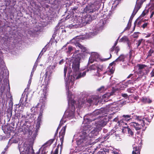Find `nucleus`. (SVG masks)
I'll list each match as a JSON object with an SVG mask.
<instances>
[{
	"label": "nucleus",
	"mask_w": 154,
	"mask_h": 154,
	"mask_svg": "<svg viewBox=\"0 0 154 154\" xmlns=\"http://www.w3.org/2000/svg\"><path fill=\"white\" fill-rule=\"evenodd\" d=\"M110 108H116V106H114L113 105H111L110 106Z\"/></svg>",
	"instance_id": "nucleus-57"
},
{
	"label": "nucleus",
	"mask_w": 154,
	"mask_h": 154,
	"mask_svg": "<svg viewBox=\"0 0 154 154\" xmlns=\"http://www.w3.org/2000/svg\"><path fill=\"white\" fill-rule=\"evenodd\" d=\"M102 66L97 64H94L89 67V69L92 72L93 71H94V75L99 76H100V72L102 70Z\"/></svg>",
	"instance_id": "nucleus-11"
},
{
	"label": "nucleus",
	"mask_w": 154,
	"mask_h": 154,
	"mask_svg": "<svg viewBox=\"0 0 154 154\" xmlns=\"http://www.w3.org/2000/svg\"><path fill=\"white\" fill-rule=\"evenodd\" d=\"M31 82V80H30L29 79V82Z\"/></svg>",
	"instance_id": "nucleus-62"
},
{
	"label": "nucleus",
	"mask_w": 154,
	"mask_h": 154,
	"mask_svg": "<svg viewBox=\"0 0 154 154\" xmlns=\"http://www.w3.org/2000/svg\"><path fill=\"white\" fill-rule=\"evenodd\" d=\"M111 57V54H110V57Z\"/></svg>",
	"instance_id": "nucleus-64"
},
{
	"label": "nucleus",
	"mask_w": 154,
	"mask_h": 154,
	"mask_svg": "<svg viewBox=\"0 0 154 154\" xmlns=\"http://www.w3.org/2000/svg\"><path fill=\"white\" fill-rule=\"evenodd\" d=\"M38 153H39V151L37 152V154H38Z\"/></svg>",
	"instance_id": "nucleus-63"
},
{
	"label": "nucleus",
	"mask_w": 154,
	"mask_h": 154,
	"mask_svg": "<svg viewBox=\"0 0 154 154\" xmlns=\"http://www.w3.org/2000/svg\"><path fill=\"white\" fill-rule=\"evenodd\" d=\"M124 59V56L123 55H121L115 61L110 64L107 71L106 72L108 75L112 74L114 71L115 68L113 66V64H115V63L118 61H122Z\"/></svg>",
	"instance_id": "nucleus-9"
},
{
	"label": "nucleus",
	"mask_w": 154,
	"mask_h": 154,
	"mask_svg": "<svg viewBox=\"0 0 154 154\" xmlns=\"http://www.w3.org/2000/svg\"><path fill=\"white\" fill-rule=\"evenodd\" d=\"M118 39L116 41V42H115V43L114 44V45L113 46L114 47H115L117 45V43H118Z\"/></svg>",
	"instance_id": "nucleus-55"
},
{
	"label": "nucleus",
	"mask_w": 154,
	"mask_h": 154,
	"mask_svg": "<svg viewBox=\"0 0 154 154\" xmlns=\"http://www.w3.org/2000/svg\"><path fill=\"white\" fill-rule=\"evenodd\" d=\"M148 23H145L143 24L142 26L143 28H145L148 25Z\"/></svg>",
	"instance_id": "nucleus-48"
},
{
	"label": "nucleus",
	"mask_w": 154,
	"mask_h": 154,
	"mask_svg": "<svg viewBox=\"0 0 154 154\" xmlns=\"http://www.w3.org/2000/svg\"><path fill=\"white\" fill-rule=\"evenodd\" d=\"M149 12L148 10H145L140 15L141 17H144Z\"/></svg>",
	"instance_id": "nucleus-29"
},
{
	"label": "nucleus",
	"mask_w": 154,
	"mask_h": 154,
	"mask_svg": "<svg viewBox=\"0 0 154 154\" xmlns=\"http://www.w3.org/2000/svg\"><path fill=\"white\" fill-rule=\"evenodd\" d=\"M132 117L137 122H131L129 124L130 125L132 128H134L136 131L141 129L145 124H148V123L151 122L150 119L146 117H143L141 116H134Z\"/></svg>",
	"instance_id": "nucleus-3"
},
{
	"label": "nucleus",
	"mask_w": 154,
	"mask_h": 154,
	"mask_svg": "<svg viewBox=\"0 0 154 154\" xmlns=\"http://www.w3.org/2000/svg\"><path fill=\"white\" fill-rule=\"evenodd\" d=\"M84 57L83 54H73V57L70 60L69 66H72V69L73 75H71L70 73L72 71L69 70V68L66 65H65L64 70V76L66 77L67 70H68L67 74V77L68 79L66 80V90L67 92V95L69 107L66 110L64 115L60 121L59 126L58 128L56 134L58 133V130L59 127L62 125L63 122H65L67 119H73L75 116V106L78 108L82 107L84 103L79 101H75L73 99L74 96L72 93L69 91V89L73 88L74 84V81L76 79H79L82 77H84L89 70L83 72L82 73L79 72L80 60L81 59Z\"/></svg>",
	"instance_id": "nucleus-1"
},
{
	"label": "nucleus",
	"mask_w": 154,
	"mask_h": 154,
	"mask_svg": "<svg viewBox=\"0 0 154 154\" xmlns=\"http://www.w3.org/2000/svg\"><path fill=\"white\" fill-rule=\"evenodd\" d=\"M115 47L113 46L112 48L110 49V50L111 51H113L114 50H115Z\"/></svg>",
	"instance_id": "nucleus-54"
},
{
	"label": "nucleus",
	"mask_w": 154,
	"mask_h": 154,
	"mask_svg": "<svg viewBox=\"0 0 154 154\" xmlns=\"http://www.w3.org/2000/svg\"><path fill=\"white\" fill-rule=\"evenodd\" d=\"M112 84H111V85H113V84H114V83H115V81H112Z\"/></svg>",
	"instance_id": "nucleus-60"
},
{
	"label": "nucleus",
	"mask_w": 154,
	"mask_h": 154,
	"mask_svg": "<svg viewBox=\"0 0 154 154\" xmlns=\"http://www.w3.org/2000/svg\"><path fill=\"white\" fill-rule=\"evenodd\" d=\"M63 63V59L61 60L59 62V64H61Z\"/></svg>",
	"instance_id": "nucleus-52"
},
{
	"label": "nucleus",
	"mask_w": 154,
	"mask_h": 154,
	"mask_svg": "<svg viewBox=\"0 0 154 154\" xmlns=\"http://www.w3.org/2000/svg\"><path fill=\"white\" fill-rule=\"evenodd\" d=\"M145 1V0H137L136 5L130 18V19H132L133 18L139 9L140 8L143 2Z\"/></svg>",
	"instance_id": "nucleus-13"
},
{
	"label": "nucleus",
	"mask_w": 154,
	"mask_h": 154,
	"mask_svg": "<svg viewBox=\"0 0 154 154\" xmlns=\"http://www.w3.org/2000/svg\"><path fill=\"white\" fill-rule=\"evenodd\" d=\"M103 109H98L97 110H96L95 111H94L92 114V115L94 117H95L97 116H98L99 115H100L97 117V118L96 119V118H94L93 119H85V118H84V121L83 122V123L85 124V123H87L89 124L90 123V122H91L92 121H95V123L96 121L98 119H101V118L103 117L104 119H103L104 121H105L106 122V123H107V121L106 120V119H105V116H100V115H101L102 114L103 115Z\"/></svg>",
	"instance_id": "nucleus-5"
},
{
	"label": "nucleus",
	"mask_w": 154,
	"mask_h": 154,
	"mask_svg": "<svg viewBox=\"0 0 154 154\" xmlns=\"http://www.w3.org/2000/svg\"><path fill=\"white\" fill-rule=\"evenodd\" d=\"M100 101V99L99 96H93L87 100L88 102L89 103H93L95 105L97 104Z\"/></svg>",
	"instance_id": "nucleus-15"
},
{
	"label": "nucleus",
	"mask_w": 154,
	"mask_h": 154,
	"mask_svg": "<svg viewBox=\"0 0 154 154\" xmlns=\"http://www.w3.org/2000/svg\"><path fill=\"white\" fill-rule=\"evenodd\" d=\"M100 2L96 1L94 4L88 5L84 10L87 13L93 12L100 8Z\"/></svg>",
	"instance_id": "nucleus-7"
},
{
	"label": "nucleus",
	"mask_w": 154,
	"mask_h": 154,
	"mask_svg": "<svg viewBox=\"0 0 154 154\" xmlns=\"http://www.w3.org/2000/svg\"><path fill=\"white\" fill-rule=\"evenodd\" d=\"M119 151L117 149L114 150L113 152L114 154H118L119 153Z\"/></svg>",
	"instance_id": "nucleus-44"
},
{
	"label": "nucleus",
	"mask_w": 154,
	"mask_h": 154,
	"mask_svg": "<svg viewBox=\"0 0 154 154\" xmlns=\"http://www.w3.org/2000/svg\"><path fill=\"white\" fill-rule=\"evenodd\" d=\"M143 40V39H140L137 41V48L141 44Z\"/></svg>",
	"instance_id": "nucleus-37"
},
{
	"label": "nucleus",
	"mask_w": 154,
	"mask_h": 154,
	"mask_svg": "<svg viewBox=\"0 0 154 154\" xmlns=\"http://www.w3.org/2000/svg\"><path fill=\"white\" fill-rule=\"evenodd\" d=\"M84 25V20L81 18H77L73 21V23L68 26L70 29L80 28Z\"/></svg>",
	"instance_id": "nucleus-8"
},
{
	"label": "nucleus",
	"mask_w": 154,
	"mask_h": 154,
	"mask_svg": "<svg viewBox=\"0 0 154 154\" xmlns=\"http://www.w3.org/2000/svg\"><path fill=\"white\" fill-rule=\"evenodd\" d=\"M105 23L103 19L100 20L96 26H94L92 27V31L89 33L90 35L94 36L97 34L99 32L102 30L103 26Z\"/></svg>",
	"instance_id": "nucleus-6"
},
{
	"label": "nucleus",
	"mask_w": 154,
	"mask_h": 154,
	"mask_svg": "<svg viewBox=\"0 0 154 154\" xmlns=\"http://www.w3.org/2000/svg\"><path fill=\"white\" fill-rule=\"evenodd\" d=\"M66 128V126H65L62 128L60 131L59 133V137L60 138V141L62 144L64 139V136L65 134V131Z\"/></svg>",
	"instance_id": "nucleus-17"
},
{
	"label": "nucleus",
	"mask_w": 154,
	"mask_h": 154,
	"mask_svg": "<svg viewBox=\"0 0 154 154\" xmlns=\"http://www.w3.org/2000/svg\"><path fill=\"white\" fill-rule=\"evenodd\" d=\"M113 121L117 122H118V123H119V124H121L122 125H124V124H122V122H120V121H118V119L117 117L115 118L114 119Z\"/></svg>",
	"instance_id": "nucleus-38"
},
{
	"label": "nucleus",
	"mask_w": 154,
	"mask_h": 154,
	"mask_svg": "<svg viewBox=\"0 0 154 154\" xmlns=\"http://www.w3.org/2000/svg\"><path fill=\"white\" fill-rule=\"evenodd\" d=\"M20 154H33V150L31 146L27 143H21L19 146Z\"/></svg>",
	"instance_id": "nucleus-4"
},
{
	"label": "nucleus",
	"mask_w": 154,
	"mask_h": 154,
	"mask_svg": "<svg viewBox=\"0 0 154 154\" xmlns=\"http://www.w3.org/2000/svg\"><path fill=\"white\" fill-rule=\"evenodd\" d=\"M151 15L150 17V18H151L153 16H154V11H150Z\"/></svg>",
	"instance_id": "nucleus-45"
},
{
	"label": "nucleus",
	"mask_w": 154,
	"mask_h": 154,
	"mask_svg": "<svg viewBox=\"0 0 154 154\" xmlns=\"http://www.w3.org/2000/svg\"><path fill=\"white\" fill-rule=\"evenodd\" d=\"M46 51V49L45 48H43L41 51V53L39 54V56L38 57V58L39 57H41V56L43 55L44 53Z\"/></svg>",
	"instance_id": "nucleus-35"
},
{
	"label": "nucleus",
	"mask_w": 154,
	"mask_h": 154,
	"mask_svg": "<svg viewBox=\"0 0 154 154\" xmlns=\"http://www.w3.org/2000/svg\"><path fill=\"white\" fill-rule=\"evenodd\" d=\"M58 149H56L54 152H52L51 154H58Z\"/></svg>",
	"instance_id": "nucleus-43"
},
{
	"label": "nucleus",
	"mask_w": 154,
	"mask_h": 154,
	"mask_svg": "<svg viewBox=\"0 0 154 154\" xmlns=\"http://www.w3.org/2000/svg\"><path fill=\"white\" fill-rule=\"evenodd\" d=\"M115 50L116 53L117 54L119 50V48L118 47H117L115 48Z\"/></svg>",
	"instance_id": "nucleus-46"
},
{
	"label": "nucleus",
	"mask_w": 154,
	"mask_h": 154,
	"mask_svg": "<svg viewBox=\"0 0 154 154\" xmlns=\"http://www.w3.org/2000/svg\"><path fill=\"white\" fill-rule=\"evenodd\" d=\"M120 1H121V0H116L115 1L114 3H115V4H118L119 3Z\"/></svg>",
	"instance_id": "nucleus-50"
},
{
	"label": "nucleus",
	"mask_w": 154,
	"mask_h": 154,
	"mask_svg": "<svg viewBox=\"0 0 154 154\" xmlns=\"http://www.w3.org/2000/svg\"><path fill=\"white\" fill-rule=\"evenodd\" d=\"M5 152H2V154H4L5 153Z\"/></svg>",
	"instance_id": "nucleus-61"
},
{
	"label": "nucleus",
	"mask_w": 154,
	"mask_h": 154,
	"mask_svg": "<svg viewBox=\"0 0 154 154\" xmlns=\"http://www.w3.org/2000/svg\"><path fill=\"white\" fill-rule=\"evenodd\" d=\"M151 77H152L154 76V72L152 71L150 73Z\"/></svg>",
	"instance_id": "nucleus-51"
},
{
	"label": "nucleus",
	"mask_w": 154,
	"mask_h": 154,
	"mask_svg": "<svg viewBox=\"0 0 154 154\" xmlns=\"http://www.w3.org/2000/svg\"><path fill=\"white\" fill-rule=\"evenodd\" d=\"M126 101H121V102H120L119 104V106H120V107H121L123 105H124L125 104H126Z\"/></svg>",
	"instance_id": "nucleus-39"
},
{
	"label": "nucleus",
	"mask_w": 154,
	"mask_h": 154,
	"mask_svg": "<svg viewBox=\"0 0 154 154\" xmlns=\"http://www.w3.org/2000/svg\"><path fill=\"white\" fill-rule=\"evenodd\" d=\"M36 66H37V65H36V64L35 63L33 66V68L32 69V72L31 73V76L33 75V72L34 71V70L36 68Z\"/></svg>",
	"instance_id": "nucleus-41"
},
{
	"label": "nucleus",
	"mask_w": 154,
	"mask_h": 154,
	"mask_svg": "<svg viewBox=\"0 0 154 154\" xmlns=\"http://www.w3.org/2000/svg\"><path fill=\"white\" fill-rule=\"evenodd\" d=\"M139 69H141L143 68L146 66L143 65L139 64L138 65Z\"/></svg>",
	"instance_id": "nucleus-40"
},
{
	"label": "nucleus",
	"mask_w": 154,
	"mask_h": 154,
	"mask_svg": "<svg viewBox=\"0 0 154 154\" xmlns=\"http://www.w3.org/2000/svg\"><path fill=\"white\" fill-rule=\"evenodd\" d=\"M141 101L145 103H150L152 102L151 100L146 97H143L141 99Z\"/></svg>",
	"instance_id": "nucleus-24"
},
{
	"label": "nucleus",
	"mask_w": 154,
	"mask_h": 154,
	"mask_svg": "<svg viewBox=\"0 0 154 154\" xmlns=\"http://www.w3.org/2000/svg\"><path fill=\"white\" fill-rule=\"evenodd\" d=\"M119 42H128V39L126 36H124L119 40Z\"/></svg>",
	"instance_id": "nucleus-26"
},
{
	"label": "nucleus",
	"mask_w": 154,
	"mask_h": 154,
	"mask_svg": "<svg viewBox=\"0 0 154 154\" xmlns=\"http://www.w3.org/2000/svg\"><path fill=\"white\" fill-rule=\"evenodd\" d=\"M134 91V88H130L127 89V91L130 93H133Z\"/></svg>",
	"instance_id": "nucleus-33"
},
{
	"label": "nucleus",
	"mask_w": 154,
	"mask_h": 154,
	"mask_svg": "<svg viewBox=\"0 0 154 154\" xmlns=\"http://www.w3.org/2000/svg\"><path fill=\"white\" fill-rule=\"evenodd\" d=\"M54 141L53 139H50L42 145L40 148V149L42 150L41 154H47L48 151L46 148L52 144Z\"/></svg>",
	"instance_id": "nucleus-14"
},
{
	"label": "nucleus",
	"mask_w": 154,
	"mask_h": 154,
	"mask_svg": "<svg viewBox=\"0 0 154 154\" xmlns=\"http://www.w3.org/2000/svg\"><path fill=\"white\" fill-rule=\"evenodd\" d=\"M122 97H124L127 98L128 97V95L126 94H122Z\"/></svg>",
	"instance_id": "nucleus-49"
},
{
	"label": "nucleus",
	"mask_w": 154,
	"mask_h": 154,
	"mask_svg": "<svg viewBox=\"0 0 154 154\" xmlns=\"http://www.w3.org/2000/svg\"><path fill=\"white\" fill-rule=\"evenodd\" d=\"M81 38V36H76L75 38H73L70 41V42L73 43L75 45L77 48L78 47L80 48L83 52H85L86 53H87L88 52L87 49L85 47L82 45L78 42V39H80Z\"/></svg>",
	"instance_id": "nucleus-10"
},
{
	"label": "nucleus",
	"mask_w": 154,
	"mask_h": 154,
	"mask_svg": "<svg viewBox=\"0 0 154 154\" xmlns=\"http://www.w3.org/2000/svg\"><path fill=\"white\" fill-rule=\"evenodd\" d=\"M95 18H96L95 17H91V16L90 15H87L86 16H85L84 17L82 18V19L84 20V25L85 23H88L90 21Z\"/></svg>",
	"instance_id": "nucleus-18"
},
{
	"label": "nucleus",
	"mask_w": 154,
	"mask_h": 154,
	"mask_svg": "<svg viewBox=\"0 0 154 154\" xmlns=\"http://www.w3.org/2000/svg\"><path fill=\"white\" fill-rule=\"evenodd\" d=\"M151 33H148V35L145 36L146 38H148L149 37H150L151 35Z\"/></svg>",
	"instance_id": "nucleus-53"
},
{
	"label": "nucleus",
	"mask_w": 154,
	"mask_h": 154,
	"mask_svg": "<svg viewBox=\"0 0 154 154\" xmlns=\"http://www.w3.org/2000/svg\"><path fill=\"white\" fill-rule=\"evenodd\" d=\"M152 40L154 42V34H153L152 35Z\"/></svg>",
	"instance_id": "nucleus-58"
},
{
	"label": "nucleus",
	"mask_w": 154,
	"mask_h": 154,
	"mask_svg": "<svg viewBox=\"0 0 154 154\" xmlns=\"http://www.w3.org/2000/svg\"><path fill=\"white\" fill-rule=\"evenodd\" d=\"M99 57L97 53L95 52L92 53L89 58L88 63H92L94 61H97Z\"/></svg>",
	"instance_id": "nucleus-16"
},
{
	"label": "nucleus",
	"mask_w": 154,
	"mask_h": 154,
	"mask_svg": "<svg viewBox=\"0 0 154 154\" xmlns=\"http://www.w3.org/2000/svg\"><path fill=\"white\" fill-rule=\"evenodd\" d=\"M140 150L138 147H134L133 150L132 152V154H140Z\"/></svg>",
	"instance_id": "nucleus-25"
},
{
	"label": "nucleus",
	"mask_w": 154,
	"mask_h": 154,
	"mask_svg": "<svg viewBox=\"0 0 154 154\" xmlns=\"http://www.w3.org/2000/svg\"><path fill=\"white\" fill-rule=\"evenodd\" d=\"M127 44H128V46L129 48V49H132V47L131 45V43L130 42H128V43H127Z\"/></svg>",
	"instance_id": "nucleus-47"
},
{
	"label": "nucleus",
	"mask_w": 154,
	"mask_h": 154,
	"mask_svg": "<svg viewBox=\"0 0 154 154\" xmlns=\"http://www.w3.org/2000/svg\"><path fill=\"white\" fill-rule=\"evenodd\" d=\"M127 132L129 136H133L134 133L130 128H129L128 130V131Z\"/></svg>",
	"instance_id": "nucleus-32"
},
{
	"label": "nucleus",
	"mask_w": 154,
	"mask_h": 154,
	"mask_svg": "<svg viewBox=\"0 0 154 154\" xmlns=\"http://www.w3.org/2000/svg\"><path fill=\"white\" fill-rule=\"evenodd\" d=\"M139 34V32H135L132 35V36L134 38H137L138 37Z\"/></svg>",
	"instance_id": "nucleus-36"
},
{
	"label": "nucleus",
	"mask_w": 154,
	"mask_h": 154,
	"mask_svg": "<svg viewBox=\"0 0 154 154\" xmlns=\"http://www.w3.org/2000/svg\"><path fill=\"white\" fill-rule=\"evenodd\" d=\"M42 87L43 88V93L41 94V96L40 99V103H42V104L40 108V110L38 114V116L36 120L35 133H37L40 127L41 123H42L43 110L45 108V104L47 99V97L48 95L47 93L48 91V86L46 85H43L42 86ZM36 135L37 134L36 133H34L32 137L35 138Z\"/></svg>",
	"instance_id": "nucleus-2"
},
{
	"label": "nucleus",
	"mask_w": 154,
	"mask_h": 154,
	"mask_svg": "<svg viewBox=\"0 0 154 154\" xmlns=\"http://www.w3.org/2000/svg\"><path fill=\"white\" fill-rule=\"evenodd\" d=\"M133 75V74H130L127 77V78H130L131 76H132Z\"/></svg>",
	"instance_id": "nucleus-56"
},
{
	"label": "nucleus",
	"mask_w": 154,
	"mask_h": 154,
	"mask_svg": "<svg viewBox=\"0 0 154 154\" xmlns=\"http://www.w3.org/2000/svg\"><path fill=\"white\" fill-rule=\"evenodd\" d=\"M131 117L130 115H123L122 116V117L124 118L122 119L121 120H120V122H122V124H125V125H127V124L126 122H124V121L128 122L131 119Z\"/></svg>",
	"instance_id": "nucleus-19"
},
{
	"label": "nucleus",
	"mask_w": 154,
	"mask_h": 154,
	"mask_svg": "<svg viewBox=\"0 0 154 154\" xmlns=\"http://www.w3.org/2000/svg\"><path fill=\"white\" fill-rule=\"evenodd\" d=\"M131 82L129 81L128 82L124 83H120L119 84V88L118 89L119 90H123L125 88H126L128 86V85Z\"/></svg>",
	"instance_id": "nucleus-22"
},
{
	"label": "nucleus",
	"mask_w": 154,
	"mask_h": 154,
	"mask_svg": "<svg viewBox=\"0 0 154 154\" xmlns=\"http://www.w3.org/2000/svg\"><path fill=\"white\" fill-rule=\"evenodd\" d=\"M27 95H26L25 96V95L24 96L22 95L20 100V102H21V103H22V102H23V101L25 102V103H23V105H24V106L26 107L29 106V104L27 102H26L27 100Z\"/></svg>",
	"instance_id": "nucleus-21"
},
{
	"label": "nucleus",
	"mask_w": 154,
	"mask_h": 154,
	"mask_svg": "<svg viewBox=\"0 0 154 154\" xmlns=\"http://www.w3.org/2000/svg\"><path fill=\"white\" fill-rule=\"evenodd\" d=\"M129 128L127 127H124L122 129V132L123 133H127L128 130Z\"/></svg>",
	"instance_id": "nucleus-30"
},
{
	"label": "nucleus",
	"mask_w": 154,
	"mask_h": 154,
	"mask_svg": "<svg viewBox=\"0 0 154 154\" xmlns=\"http://www.w3.org/2000/svg\"><path fill=\"white\" fill-rule=\"evenodd\" d=\"M54 67V68L55 67V66H53L52 67L51 66H50L47 69V72H46V75L47 76V75L48 74V70H49V69H51V68H52V67Z\"/></svg>",
	"instance_id": "nucleus-42"
},
{
	"label": "nucleus",
	"mask_w": 154,
	"mask_h": 154,
	"mask_svg": "<svg viewBox=\"0 0 154 154\" xmlns=\"http://www.w3.org/2000/svg\"><path fill=\"white\" fill-rule=\"evenodd\" d=\"M154 55V51L153 50L151 49L148 52L147 57L152 56Z\"/></svg>",
	"instance_id": "nucleus-28"
},
{
	"label": "nucleus",
	"mask_w": 154,
	"mask_h": 154,
	"mask_svg": "<svg viewBox=\"0 0 154 154\" xmlns=\"http://www.w3.org/2000/svg\"><path fill=\"white\" fill-rule=\"evenodd\" d=\"M68 44V43H67L66 45H64V46H63V48H65L66 47V46H67V44Z\"/></svg>",
	"instance_id": "nucleus-59"
},
{
	"label": "nucleus",
	"mask_w": 154,
	"mask_h": 154,
	"mask_svg": "<svg viewBox=\"0 0 154 154\" xmlns=\"http://www.w3.org/2000/svg\"><path fill=\"white\" fill-rule=\"evenodd\" d=\"M105 88L104 86H102L97 89V91L100 92H102L104 91L105 90Z\"/></svg>",
	"instance_id": "nucleus-31"
},
{
	"label": "nucleus",
	"mask_w": 154,
	"mask_h": 154,
	"mask_svg": "<svg viewBox=\"0 0 154 154\" xmlns=\"http://www.w3.org/2000/svg\"><path fill=\"white\" fill-rule=\"evenodd\" d=\"M74 50V48L71 46H69L68 48V51H67V53H70L72 51Z\"/></svg>",
	"instance_id": "nucleus-34"
},
{
	"label": "nucleus",
	"mask_w": 154,
	"mask_h": 154,
	"mask_svg": "<svg viewBox=\"0 0 154 154\" xmlns=\"http://www.w3.org/2000/svg\"><path fill=\"white\" fill-rule=\"evenodd\" d=\"M137 77V75H134L132 78V80L135 82L137 81H143V80L144 79H145L146 78L145 75H139V76L137 78H136V77Z\"/></svg>",
	"instance_id": "nucleus-20"
},
{
	"label": "nucleus",
	"mask_w": 154,
	"mask_h": 154,
	"mask_svg": "<svg viewBox=\"0 0 154 154\" xmlns=\"http://www.w3.org/2000/svg\"><path fill=\"white\" fill-rule=\"evenodd\" d=\"M112 93H108L103 95L102 96V101H103L104 102L107 101L109 97L112 95Z\"/></svg>",
	"instance_id": "nucleus-23"
},
{
	"label": "nucleus",
	"mask_w": 154,
	"mask_h": 154,
	"mask_svg": "<svg viewBox=\"0 0 154 154\" xmlns=\"http://www.w3.org/2000/svg\"><path fill=\"white\" fill-rule=\"evenodd\" d=\"M38 105V103L35 107H33L31 109V110L32 112L35 113L37 111V106Z\"/></svg>",
	"instance_id": "nucleus-27"
},
{
	"label": "nucleus",
	"mask_w": 154,
	"mask_h": 154,
	"mask_svg": "<svg viewBox=\"0 0 154 154\" xmlns=\"http://www.w3.org/2000/svg\"><path fill=\"white\" fill-rule=\"evenodd\" d=\"M24 122H25V123L23 124V125L21 126V128L20 129V131L23 132L24 134L28 133H29V134H30L31 131L29 130V126L28 125H26L28 121L26 120H22L21 122V124L22 123H23Z\"/></svg>",
	"instance_id": "nucleus-12"
}]
</instances>
